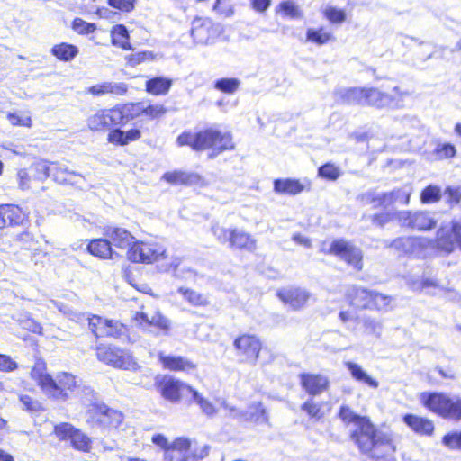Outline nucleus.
<instances>
[{"instance_id": "obj_25", "label": "nucleus", "mask_w": 461, "mask_h": 461, "mask_svg": "<svg viewBox=\"0 0 461 461\" xmlns=\"http://www.w3.org/2000/svg\"><path fill=\"white\" fill-rule=\"evenodd\" d=\"M158 359L163 369L171 372L191 374L197 369L195 362L182 356L167 355L159 352Z\"/></svg>"}, {"instance_id": "obj_5", "label": "nucleus", "mask_w": 461, "mask_h": 461, "mask_svg": "<svg viewBox=\"0 0 461 461\" xmlns=\"http://www.w3.org/2000/svg\"><path fill=\"white\" fill-rule=\"evenodd\" d=\"M151 442L164 451V459L173 461V452L183 455L179 461H200L209 455L210 447L203 446L199 450L188 453L191 449V440L185 437H177L172 442L161 434L157 433L151 437Z\"/></svg>"}, {"instance_id": "obj_16", "label": "nucleus", "mask_w": 461, "mask_h": 461, "mask_svg": "<svg viewBox=\"0 0 461 461\" xmlns=\"http://www.w3.org/2000/svg\"><path fill=\"white\" fill-rule=\"evenodd\" d=\"M87 328L96 340L102 338L119 339L128 332L127 326L123 323L98 314H90L87 317Z\"/></svg>"}, {"instance_id": "obj_11", "label": "nucleus", "mask_w": 461, "mask_h": 461, "mask_svg": "<svg viewBox=\"0 0 461 461\" xmlns=\"http://www.w3.org/2000/svg\"><path fill=\"white\" fill-rule=\"evenodd\" d=\"M128 260L132 263L153 264L167 259V249L157 242L135 240L127 249Z\"/></svg>"}, {"instance_id": "obj_4", "label": "nucleus", "mask_w": 461, "mask_h": 461, "mask_svg": "<svg viewBox=\"0 0 461 461\" xmlns=\"http://www.w3.org/2000/svg\"><path fill=\"white\" fill-rule=\"evenodd\" d=\"M420 404L437 416L454 422L461 421V397L443 392H422Z\"/></svg>"}, {"instance_id": "obj_6", "label": "nucleus", "mask_w": 461, "mask_h": 461, "mask_svg": "<svg viewBox=\"0 0 461 461\" xmlns=\"http://www.w3.org/2000/svg\"><path fill=\"white\" fill-rule=\"evenodd\" d=\"M320 252L338 258L356 272H361L364 269L363 250L345 239H334L329 243L322 241Z\"/></svg>"}, {"instance_id": "obj_56", "label": "nucleus", "mask_w": 461, "mask_h": 461, "mask_svg": "<svg viewBox=\"0 0 461 461\" xmlns=\"http://www.w3.org/2000/svg\"><path fill=\"white\" fill-rule=\"evenodd\" d=\"M167 112V109L164 105L157 104H149L146 105L144 104V111L143 115L147 116L149 119H157L163 116Z\"/></svg>"}, {"instance_id": "obj_46", "label": "nucleus", "mask_w": 461, "mask_h": 461, "mask_svg": "<svg viewBox=\"0 0 461 461\" xmlns=\"http://www.w3.org/2000/svg\"><path fill=\"white\" fill-rule=\"evenodd\" d=\"M456 154V149L454 145L450 143L437 142L433 149L432 155L436 159H446L454 158Z\"/></svg>"}, {"instance_id": "obj_35", "label": "nucleus", "mask_w": 461, "mask_h": 461, "mask_svg": "<svg viewBox=\"0 0 461 461\" xmlns=\"http://www.w3.org/2000/svg\"><path fill=\"white\" fill-rule=\"evenodd\" d=\"M15 242L20 249L28 251L32 256H36L42 252L40 242L28 231H23L17 235Z\"/></svg>"}, {"instance_id": "obj_52", "label": "nucleus", "mask_w": 461, "mask_h": 461, "mask_svg": "<svg viewBox=\"0 0 461 461\" xmlns=\"http://www.w3.org/2000/svg\"><path fill=\"white\" fill-rule=\"evenodd\" d=\"M72 29L78 34L86 35L94 32L96 30V25L81 18H75L72 23Z\"/></svg>"}, {"instance_id": "obj_15", "label": "nucleus", "mask_w": 461, "mask_h": 461, "mask_svg": "<svg viewBox=\"0 0 461 461\" xmlns=\"http://www.w3.org/2000/svg\"><path fill=\"white\" fill-rule=\"evenodd\" d=\"M154 386L160 396L171 403L182 402L185 394H191L194 390L191 385L169 375H158Z\"/></svg>"}, {"instance_id": "obj_38", "label": "nucleus", "mask_w": 461, "mask_h": 461, "mask_svg": "<svg viewBox=\"0 0 461 461\" xmlns=\"http://www.w3.org/2000/svg\"><path fill=\"white\" fill-rule=\"evenodd\" d=\"M162 179L173 185H193L197 184L200 181V176L194 173L173 171L165 173L162 176Z\"/></svg>"}, {"instance_id": "obj_26", "label": "nucleus", "mask_w": 461, "mask_h": 461, "mask_svg": "<svg viewBox=\"0 0 461 461\" xmlns=\"http://www.w3.org/2000/svg\"><path fill=\"white\" fill-rule=\"evenodd\" d=\"M28 221V212L17 203H0V229Z\"/></svg>"}, {"instance_id": "obj_54", "label": "nucleus", "mask_w": 461, "mask_h": 461, "mask_svg": "<svg viewBox=\"0 0 461 461\" xmlns=\"http://www.w3.org/2000/svg\"><path fill=\"white\" fill-rule=\"evenodd\" d=\"M331 38V34L321 30L308 29L307 40L315 42L319 45L325 44Z\"/></svg>"}, {"instance_id": "obj_23", "label": "nucleus", "mask_w": 461, "mask_h": 461, "mask_svg": "<svg viewBox=\"0 0 461 461\" xmlns=\"http://www.w3.org/2000/svg\"><path fill=\"white\" fill-rule=\"evenodd\" d=\"M298 377L302 389L312 397L321 395L330 386L329 377L319 373L303 372Z\"/></svg>"}, {"instance_id": "obj_51", "label": "nucleus", "mask_w": 461, "mask_h": 461, "mask_svg": "<svg viewBox=\"0 0 461 461\" xmlns=\"http://www.w3.org/2000/svg\"><path fill=\"white\" fill-rule=\"evenodd\" d=\"M318 175L322 178L334 181L340 176V170L335 165L327 163L319 167Z\"/></svg>"}, {"instance_id": "obj_7", "label": "nucleus", "mask_w": 461, "mask_h": 461, "mask_svg": "<svg viewBox=\"0 0 461 461\" xmlns=\"http://www.w3.org/2000/svg\"><path fill=\"white\" fill-rule=\"evenodd\" d=\"M345 299L357 311H386L392 302L391 296L362 286H353L346 293Z\"/></svg>"}, {"instance_id": "obj_27", "label": "nucleus", "mask_w": 461, "mask_h": 461, "mask_svg": "<svg viewBox=\"0 0 461 461\" xmlns=\"http://www.w3.org/2000/svg\"><path fill=\"white\" fill-rule=\"evenodd\" d=\"M403 423L415 434L422 437H431L435 432L432 420L425 416L406 413L402 417Z\"/></svg>"}, {"instance_id": "obj_57", "label": "nucleus", "mask_w": 461, "mask_h": 461, "mask_svg": "<svg viewBox=\"0 0 461 461\" xmlns=\"http://www.w3.org/2000/svg\"><path fill=\"white\" fill-rule=\"evenodd\" d=\"M7 119L13 126H32V118L29 115H19L17 113H9L7 114Z\"/></svg>"}, {"instance_id": "obj_32", "label": "nucleus", "mask_w": 461, "mask_h": 461, "mask_svg": "<svg viewBox=\"0 0 461 461\" xmlns=\"http://www.w3.org/2000/svg\"><path fill=\"white\" fill-rule=\"evenodd\" d=\"M366 88V87L339 88L335 91V96L338 101L343 104L365 105Z\"/></svg>"}, {"instance_id": "obj_43", "label": "nucleus", "mask_w": 461, "mask_h": 461, "mask_svg": "<svg viewBox=\"0 0 461 461\" xmlns=\"http://www.w3.org/2000/svg\"><path fill=\"white\" fill-rule=\"evenodd\" d=\"M112 43L114 46L120 47L123 50H131V46L129 42L128 30L124 25L118 24L113 26L112 32Z\"/></svg>"}, {"instance_id": "obj_41", "label": "nucleus", "mask_w": 461, "mask_h": 461, "mask_svg": "<svg viewBox=\"0 0 461 461\" xmlns=\"http://www.w3.org/2000/svg\"><path fill=\"white\" fill-rule=\"evenodd\" d=\"M172 86V81L163 77H157L146 82L148 93L155 95H166Z\"/></svg>"}, {"instance_id": "obj_44", "label": "nucleus", "mask_w": 461, "mask_h": 461, "mask_svg": "<svg viewBox=\"0 0 461 461\" xmlns=\"http://www.w3.org/2000/svg\"><path fill=\"white\" fill-rule=\"evenodd\" d=\"M301 410L305 412L310 420L318 421L324 417L322 404L313 400L312 396L308 398L302 405Z\"/></svg>"}, {"instance_id": "obj_58", "label": "nucleus", "mask_w": 461, "mask_h": 461, "mask_svg": "<svg viewBox=\"0 0 461 461\" xmlns=\"http://www.w3.org/2000/svg\"><path fill=\"white\" fill-rule=\"evenodd\" d=\"M132 320L134 321L136 326L142 331L146 332L150 330V318H149L145 312H136L132 317Z\"/></svg>"}, {"instance_id": "obj_1", "label": "nucleus", "mask_w": 461, "mask_h": 461, "mask_svg": "<svg viewBox=\"0 0 461 461\" xmlns=\"http://www.w3.org/2000/svg\"><path fill=\"white\" fill-rule=\"evenodd\" d=\"M337 416L345 425H356L349 437L361 455L373 461H397L393 433L381 430L368 416L356 413L347 404L339 408Z\"/></svg>"}, {"instance_id": "obj_12", "label": "nucleus", "mask_w": 461, "mask_h": 461, "mask_svg": "<svg viewBox=\"0 0 461 461\" xmlns=\"http://www.w3.org/2000/svg\"><path fill=\"white\" fill-rule=\"evenodd\" d=\"M95 357L104 365L118 369H130L135 366L131 353L113 344L99 343L95 347Z\"/></svg>"}, {"instance_id": "obj_64", "label": "nucleus", "mask_w": 461, "mask_h": 461, "mask_svg": "<svg viewBox=\"0 0 461 461\" xmlns=\"http://www.w3.org/2000/svg\"><path fill=\"white\" fill-rule=\"evenodd\" d=\"M362 324L365 331L368 334L376 333L380 326L378 321L371 318L364 319Z\"/></svg>"}, {"instance_id": "obj_50", "label": "nucleus", "mask_w": 461, "mask_h": 461, "mask_svg": "<svg viewBox=\"0 0 461 461\" xmlns=\"http://www.w3.org/2000/svg\"><path fill=\"white\" fill-rule=\"evenodd\" d=\"M323 14L332 23H342L346 20L345 11L333 6H327Z\"/></svg>"}, {"instance_id": "obj_45", "label": "nucleus", "mask_w": 461, "mask_h": 461, "mask_svg": "<svg viewBox=\"0 0 461 461\" xmlns=\"http://www.w3.org/2000/svg\"><path fill=\"white\" fill-rule=\"evenodd\" d=\"M178 293L193 306L203 307L209 304L208 299L204 294H199L193 289L180 287Z\"/></svg>"}, {"instance_id": "obj_14", "label": "nucleus", "mask_w": 461, "mask_h": 461, "mask_svg": "<svg viewBox=\"0 0 461 461\" xmlns=\"http://www.w3.org/2000/svg\"><path fill=\"white\" fill-rule=\"evenodd\" d=\"M410 95L408 91H402L399 86H393L392 93H384L375 87H366L365 105L376 108H402L405 97Z\"/></svg>"}, {"instance_id": "obj_3", "label": "nucleus", "mask_w": 461, "mask_h": 461, "mask_svg": "<svg viewBox=\"0 0 461 461\" xmlns=\"http://www.w3.org/2000/svg\"><path fill=\"white\" fill-rule=\"evenodd\" d=\"M179 146H190L194 150L212 149L218 152L232 149L231 134L228 131H221L215 128H208L196 133L183 132L177 138Z\"/></svg>"}, {"instance_id": "obj_28", "label": "nucleus", "mask_w": 461, "mask_h": 461, "mask_svg": "<svg viewBox=\"0 0 461 461\" xmlns=\"http://www.w3.org/2000/svg\"><path fill=\"white\" fill-rule=\"evenodd\" d=\"M312 183L308 178H283L274 181L275 192L283 194L295 195L303 192L310 191Z\"/></svg>"}, {"instance_id": "obj_17", "label": "nucleus", "mask_w": 461, "mask_h": 461, "mask_svg": "<svg viewBox=\"0 0 461 461\" xmlns=\"http://www.w3.org/2000/svg\"><path fill=\"white\" fill-rule=\"evenodd\" d=\"M217 240L228 243L232 250L252 253L257 249V240L249 233L239 228H221L215 230Z\"/></svg>"}, {"instance_id": "obj_34", "label": "nucleus", "mask_w": 461, "mask_h": 461, "mask_svg": "<svg viewBox=\"0 0 461 461\" xmlns=\"http://www.w3.org/2000/svg\"><path fill=\"white\" fill-rule=\"evenodd\" d=\"M86 249L92 256L100 259H110L113 254L112 244L108 238L91 240L87 244Z\"/></svg>"}, {"instance_id": "obj_47", "label": "nucleus", "mask_w": 461, "mask_h": 461, "mask_svg": "<svg viewBox=\"0 0 461 461\" xmlns=\"http://www.w3.org/2000/svg\"><path fill=\"white\" fill-rule=\"evenodd\" d=\"M191 394L204 414L209 417H212L217 414V407L211 401L199 394L195 389L193 390Z\"/></svg>"}, {"instance_id": "obj_63", "label": "nucleus", "mask_w": 461, "mask_h": 461, "mask_svg": "<svg viewBox=\"0 0 461 461\" xmlns=\"http://www.w3.org/2000/svg\"><path fill=\"white\" fill-rule=\"evenodd\" d=\"M108 5L123 12H130L134 7V0H108Z\"/></svg>"}, {"instance_id": "obj_24", "label": "nucleus", "mask_w": 461, "mask_h": 461, "mask_svg": "<svg viewBox=\"0 0 461 461\" xmlns=\"http://www.w3.org/2000/svg\"><path fill=\"white\" fill-rule=\"evenodd\" d=\"M277 298L294 311L305 307L311 298V294L299 286L283 287L276 291Z\"/></svg>"}, {"instance_id": "obj_49", "label": "nucleus", "mask_w": 461, "mask_h": 461, "mask_svg": "<svg viewBox=\"0 0 461 461\" xmlns=\"http://www.w3.org/2000/svg\"><path fill=\"white\" fill-rule=\"evenodd\" d=\"M441 442L450 450H461V430L447 432L442 437Z\"/></svg>"}, {"instance_id": "obj_8", "label": "nucleus", "mask_w": 461, "mask_h": 461, "mask_svg": "<svg viewBox=\"0 0 461 461\" xmlns=\"http://www.w3.org/2000/svg\"><path fill=\"white\" fill-rule=\"evenodd\" d=\"M86 414V422L90 427L103 430L117 429L123 421L122 411L111 408L102 402H91Z\"/></svg>"}, {"instance_id": "obj_60", "label": "nucleus", "mask_w": 461, "mask_h": 461, "mask_svg": "<svg viewBox=\"0 0 461 461\" xmlns=\"http://www.w3.org/2000/svg\"><path fill=\"white\" fill-rule=\"evenodd\" d=\"M19 400L27 411L37 412L41 410V404L30 395L22 394L19 396Z\"/></svg>"}, {"instance_id": "obj_55", "label": "nucleus", "mask_w": 461, "mask_h": 461, "mask_svg": "<svg viewBox=\"0 0 461 461\" xmlns=\"http://www.w3.org/2000/svg\"><path fill=\"white\" fill-rule=\"evenodd\" d=\"M441 199V190L438 186L429 185L420 194V202L439 201Z\"/></svg>"}, {"instance_id": "obj_18", "label": "nucleus", "mask_w": 461, "mask_h": 461, "mask_svg": "<svg viewBox=\"0 0 461 461\" xmlns=\"http://www.w3.org/2000/svg\"><path fill=\"white\" fill-rule=\"evenodd\" d=\"M223 407L230 413H236L239 422L245 426L270 425L269 411L261 401L250 402L246 410L239 411L235 406Z\"/></svg>"}, {"instance_id": "obj_39", "label": "nucleus", "mask_w": 461, "mask_h": 461, "mask_svg": "<svg viewBox=\"0 0 461 461\" xmlns=\"http://www.w3.org/2000/svg\"><path fill=\"white\" fill-rule=\"evenodd\" d=\"M345 366L348 368V370L350 372L351 376L356 381L361 382L372 388L378 387V382L370 375H368L358 364L353 362H346Z\"/></svg>"}, {"instance_id": "obj_36", "label": "nucleus", "mask_w": 461, "mask_h": 461, "mask_svg": "<svg viewBox=\"0 0 461 461\" xmlns=\"http://www.w3.org/2000/svg\"><path fill=\"white\" fill-rule=\"evenodd\" d=\"M117 112L121 120L122 125H125L131 120L143 115L144 103L126 104L123 105H116Z\"/></svg>"}, {"instance_id": "obj_20", "label": "nucleus", "mask_w": 461, "mask_h": 461, "mask_svg": "<svg viewBox=\"0 0 461 461\" xmlns=\"http://www.w3.org/2000/svg\"><path fill=\"white\" fill-rule=\"evenodd\" d=\"M221 32V26L209 18L197 17L192 22L191 36L196 43L211 44Z\"/></svg>"}, {"instance_id": "obj_9", "label": "nucleus", "mask_w": 461, "mask_h": 461, "mask_svg": "<svg viewBox=\"0 0 461 461\" xmlns=\"http://www.w3.org/2000/svg\"><path fill=\"white\" fill-rule=\"evenodd\" d=\"M235 355L241 364L256 366L265 345L259 336L251 333H240L232 342Z\"/></svg>"}, {"instance_id": "obj_2", "label": "nucleus", "mask_w": 461, "mask_h": 461, "mask_svg": "<svg viewBox=\"0 0 461 461\" xmlns=\"http://www.w3.org/2000/svg\"><path fill=\"white\" fill-rule=\"evenodd\" d=\"M45 365L36 363L31 370V377L41 389L55 400L66 401L77 388L76 377L69 373H59L55 378L44 372Z\"/></svg>"}, {"instance_id": "obj_42", "label": "nucleus", "mask_w": 461, "mask_h": 461, "mask_svg": "<svg viewBox=\"0 0 461 461\" xmlns=\"http://www.w3.org/2000/svg\"><path fill=\"white\" fill-rule=\"evenodd\" d=\"M51 54L62 61H70L78 54V48L73 44L62 42L51 48Z\"/></svg>"}, {"instance_id": "obj_29", "label": "nucleus", "mask_w": 461, "mask_h": 461, "mask_svg": "<svg viewBox=\"0 0 461 461\" xmlns=\"http://www.w3.org/2000/svg\"><path fill=\"white\" fill-rule=\"evenodd\" d=\"M49 176H52L56 182L82 186L85 177L74 171H69L68 167L57 163H49Z\"/></svg>"}, {"instance_id": "obj_53", "label": "nucleus", "mask_w": 461, "mask_h": 461, "mask_svg": "<svg viewBox=\"0 0 461 461\" xmlns=\"http://www.w3.org/2000/svg\"><path fill=\"white\" fill-rule=\"evenodd\" d=\"M154 58L155 55L151 51L145 50L126 56V60L129 65L135 67L142 62L153 60Z\"/></svg>"}, {"instance_id": "obj_21", "label": "nucleus", "mask_w": 461, "mask_h": 461, "mask_svg": "<svg viewBox=\"0 0 461 461\" xmlns=\"http://www.w3.org/2000/svg\"><path fill=\"white\" fill-rule=\"evenodd\" d=\"M433 242L437 249L447 254L453 252L456 246L461 250V222L452 221L450 230L440 227Z\"/></svg>"}, {"instance_id": "obj_40", "label": "nucleus", "mask_w": 461, "mask_h": 461, "mask_svg": "<svg viewBox=\"0 0 461 461\" xmlns=\"http://www.w3.org/2000/svg\"><path fill=\"white\" fill-rule=\"evenodd\" d=\"M149 323L150 330L146 331L147 333L167 335L169 333L171 329L169 320L159 312H157L150 317Z\"/></svg>"}, {"instance_id": "obj_37", "label": "nucleus", "mask_w": 461, "mask_h": 461, "mask_svg": "<svg viewBox=\"0 0 461 461\" xmlns=\"http://www.w3.org/2000/svg\"><path fill=\"white\" fill-rule=\"evenodd\" d=\"M436 224L437 221L425 212H417L409 216V225L418 230H432Z\"/></svg>"}, {"instance_id": "obj_61", "label": "nucleus", "mask_w": 461, "mask_h": 461, "mask_svg": "<svg viewBox=\"0 0 461 461\" xmlns=\"http://www.w3.org/2000/svg\"><path fill=\"white\" fill-rule=\"evenodd\" d=\"M279 8L286 15L295 18L301 16L298 6L293 1H284L279 5Z\"/></svg>"}, {"instance_id": "obj_31", "label": "nucleus", "mask_w": 461, "mask_h": 461, "mask_svg": "<svg viewBox=\"0 0 461 461\" xmlns=\"http://www.w3.org/2000/svg\"><path fill=\"white\" fill-rule=\"evenodd\" d=\"M411 188L404 186L383 194L367 193L363 195L362 199H366L367 202H409Z\"/></svg>"}, {"instance_id": "obj_22", "label": "nucleus", "mask_w": 461, "mask_h": 461, "mask_svg": "<svg viewBox=\"0 0 461 461\" xmlns=\"http://www.w3.org/2000/svg\"><path fill=\"white\" fill-rule=\"evenodd\" d=\"M86 124L92 131H106L113 126H122L116 106L97 110L88 116Z\"/></svg>"}, {"instance_id": "obj_13", "label": "nucleus", "mask_w": 461, "mask_h": 461, "mask_svg": "<svg viewBox=\"0 0 461 461\" xmlns=\"http://www.w3.org/2000/svg\"><path fill=\"white\" fill-rule=\"evenodd\" d=\"M49 163L47 161H37L27 168L19 169L16 179L18 188L22 191L38 192L41 184L49 177Z\"/></svg>"}, {"instance_id": "obj_19", "label": "nucleus", "mask_w": 461, "mask_h": 461, "mask_svg": "<svg viewBox=\"0 0 461 461\" xmlns=\"http://www.w3.org/2000/svg\"><path fill=\"white\" fill-rule=\"evenodd\" d=\"M431 242L433 240L421 237L402 236L390 241L385 248L393 250L400 258H413L423 251Z\"/></svg>"}, {"instance_id": "obj_30", "label": "nucleus", "mask_w": 461, "mask_h": 461, "mask_svg": "<svg viewBox=\"0 0 461 461\" xmlns=\"http://www.w3.org/2000/svg\"><path fill=\"white\" fill-rule=\"evenodd\" d=\"M104 235L112 245L120 249H128L135 241L134 236L128 230L118 226H106L104 229Z\"/></svg>"}, {"instance_id": "obj_62", "label": "nucleus", "mask_w": 461, "mask_h": 461, "mask_svg": "<svg viewBox=\"0 0 461 461\" xmlns=\"http://www.w3.org/2000/svg\"><path fill=\"white\" fill-rule=\"evenodd\" d=\"M108 142L115 145L124 146L126 141L124 139V131L121 129H113L110 131L107 136Z\"/></svg>"}, {"instance_id": "obj_59", "label": "nucleus", "mask_w": 461, "mask_h": 461, "mask_svg": "<svg viewBox=\"0 0 461 461\" xmlns=\"http://www.w3.org/2000/svg\"><path fill=\"white\" fill-rule=\"evenodd\" d=\"M18 364L9 356L0 353V371L9 373L16 370Z\"/></svg>"}, {"instance_id": "obj_10", "label": "nucleus", "mask_w": 461, "mask_h": 461, "mask_svg": "<svg viewBox=\"0 0 461 461\" xmlns=\"http://www.w3.org/2000/svg\"><path fill=\"white\" fill-rule=\"evenodd\" d=\"M52 433L59 442L68 443L76 451L89 453L92 450V438L70 422L55 424Z\"/></svg>"}, {"instance_id": "obj_33", "label": "nucleus", "mask_w": 461, "mask_h": 461, "mask_svg": "<svg viewBox=\"0 0 461 461\" xmlns=\"http://www.w3.org/2000/svg\"><path fill=\"white\" fill-rule=\"evenodd\" d=\"M128 91V86L125 83L120 82H103L101 84H96L95 86H90L87 89V93L100 96L104 95H122L126 94Z\"/></svg>"}, {"instance_id": "obj_48", "label": "nucleus", "mask_w": 461, "mask_h": 461, "mask_svg": "<svg viewBox=\"0 0 461 461\" xmlns=\"http://www.w3.org/2000/svg\"><path fill=\"white\" fill-rule=\"evenodd\" d=\"M237 78H221L214 83V88L226 94H233L240 86Z\"/></svg>"}]
</instances>
